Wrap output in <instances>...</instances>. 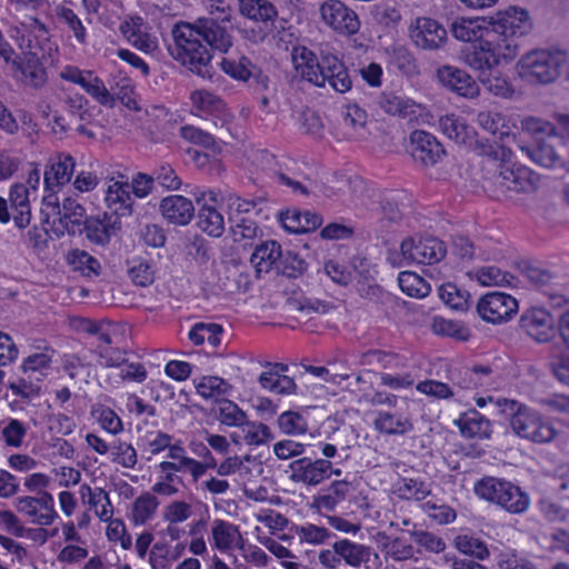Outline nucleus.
Listing matches in <instances>:
<instances>
[{"label": "nucleus", "mask_w": 569, "mask_h": 569, "mask_svg": "<svg viewBox=\"0 0 569 569\" xmlns=\"http://www.w3.org/2000/svg\"><path fill=\"white\" fill-rule=\"evenodd\" d=\"M517 50L518 46L513 42V38H497L495 41L468 38L460 49V59L482 76L497 67L501 59H513Z\"/></svg>", "instance_id": "obj_1"}, {"label": "nucleus", "mask_w": 569, "mask_h": 569, "mask_svg": "<svg viewBox=\"0 0 569 569\" xmlns=\"http://www.w3.org/2000/svg\"><path fill=\"white\" fill-rule=\"evenodd\" d=\"M496 406L501 413L509 418L512 431L523 439L546 443L557 435L556 429L549 422L543 421L536 410L523 403L501 398L497 400Z\"/></svg>", "instance_id": "obj_2"}, {"label": "nucleus", "mask_w": 569, "mask_h": 569, "mask_svg": "<svg viewBox=\"0 0 569 569\" xmlns=\"http://www.w3.org/2000/svg\"><path fill=\"white\" fill-rule=\"evenodd\" d=\"M169 54L179 61L182 66L188 67L192 72H196L202 78L212 77L211 50L208 44L212 47L218 42L223 43L227 38H203L207 44L199 41L198 38H162Z\"/></svg>", "instance_id": "obj_3"}, {"label": "nucleus", "mask_w": 569, "mask_h": 569, "mask_svg": "<svg viewBox=\"0 0 569 569\" xmlns=\"http://www.w3.org/2000/svg\"><path fill=\"white\" fill-rule=\"evenodd\" d=\"M566 61L567 52L562 49H536L522 56L517 67L527 82L548 84L559 77Z\"/></svg>", "instance_id": "obj_4"}, {"label": "nucleus", "mask_w": 569, "mask_h": 569, "mask_svg": "<svg viewBox=\"0 0 569 569\" xmlns=\"http://www.w3.org/2000/svg\"><path fill=\"white\" fill-rule=\"evenodd\" d=\"M210 17L197 19L193 23L179 21L173 24L171 36H228L232 32L230 4L224 0L209 1Z\"/></svg>", "instance_id": "obj_5"}, {"label": "nucleus", "mask_w": 569, "mask_h": 569, "mask_svg": "<svg viewBox=\"0 0 569 569\" xmlns=\"http://www.w3.org/2000/svg\"><path fill=\"white\" fill-rule=\"evenodd\" d=\"M239 11L243 17L261 23L260 32H263V36H279L282 32H287L286 36H295L287 26L288 22L278 18L276 8L266 0H244Z\"/></svg>", "instance_id": "obj_6"}, {"label": "nucleus", "mask_w": 569, "mask_h": 569, "mask_svg": "<svg viewBox=\"0 0 569 569\" xmlns=\"http://www.w3.org/2000/svg\"><path fill=\"white\" fill-rule=\"evenodd\" d=\"M400 250L402 260L422 264L437 263L447 253L445 243L435 237L407 238L401 242Z\"/></svg>", "instance_id": "obj_7"}, {"label": "nucleus", "mask_w": 569, "mask_h": 569, "mask_svg": "<svg viewBox=\"0 0 569 569\" xmlns=\"http://www.w3.org/2000/svg\"><path fill=\"white\" fill-rule=\"evenodd\" d=\"M519 148L532 162L545 168H551L563 161L565 144L557 134L536 136L532 142L519 146Z\"/></svg>", "instance_id": "obj_8"}, {"label": "nucleus", "mask_w": 569, "mask_h": 569, "mask_svg": "<svg viewBox=\"0 0 569 569\" xmlns=\"http://www.w3.org/2000/svg\"><path fill=\"white\" fill-rule=\"evenodd\" d=\"M518 310L517 300L503 292H488L477 303L478 315L487 322L501 323Z\"/></svg>", "instance_id": "obj_9"}, {"label": "nucleus", "mask_w": 569, "mask_h": 569, "mask_svg": "<svg viewBox=\"0 0 569 569\" xmlns=\"http://www.w3.org/2000/svg\"><path fill=\"white\" fill-rule=\"evenodd\" d=\"M322 20L333 31L355 36L360 28L357 13L339 0H327L320 7Z\"/></svg>", "instance_id": "obj_10"}, {"label": "nucleus", "mask_w": 569, "mask_h": 569, "mask_svg": "<svg viewBox=\"0 0 569 569\" xmlns=\"http://www.w3.org/2000/svg\"><path fill=\"white\" fill-rule=\"evenodd\" d=\"M555 326L553 317L543 308H530L519 319L520 330L539 343L548 342L555 337Z\"/></svg>", "instance_id": "obj_11"}, {"label": "nucleus", "mask_w": 569, "mask_h": 569, "mask_svg": "<svg viewBox=\"0 0 569 569\" xmlns=\"http://www.w3.org/2000/svg\"><path fill=\"white\" fill-rule=\"evenodd\" d=\"M121 230V222L117 214L102 212L94 216H88L83 220V227L80 234L86 233V238L93 244L106 247L111 238Z\"/></svg>", "instance_id": "obj_12"}, {"label": "nucleus", "mask_w": 569, "mask_h": 569, "mask_svg": "<svg viewBox=\"0 0 569 569\" xmlns=\"http://www.w3.org/2000/svg\"><path fill=\"white\" fill-rule=\"evenodd\" d=\"M409 150L413 160L423 167L437 164L446 154L443 146L437 138L425 130L411 132Z\"/></svg>", "instance_id": "obj_13"}, {"label": "nucleus", "mask_w": 569, "mask_h": 569, "mask_svg": "<svg viewBox=\"0 0 569 569\" xmlns=\"http://www.w3.org/2000/svg\"><path fill=\"white\" fill-rule=\"evenodd\" d=\"M290 479L293 482H302L308 486H318L329 479L332 473V462L327 459L303 457L292 461L289 466Z\"/></svg>", "instance_id": "obj_14"}, {"label": "nucleus", "mask_w": 569, "mask_h": 569, "mask_svg": "<svg viewBox=\"0 0 569 569\" xmlns=\"http://www.w3.org/2000/svg\"><path fill=\"white\" fill-rule=\"evenodd\" d=\"M539 182V176L527 167L509 168L500 164L495 178L496 186L501 191L533 192Z\"/></svg>", "instance_id": "obj_15"}, {"label": "nucleus", "mask_w": 569, "mask_h": 569, "mask_svg": "<svg viewBox=\"0 0 569 569\" xmlns=\"http://www.w3.org/2000/svg\"><path fill=\"white\" fill-rule=\"evenodd\" d=\"M489 24L500 36H526L531 29L528 11L517 7L498 12Z\"/></svg>", "instance_id": "obj_16"}, {"label": "nucleus", "mask_w": 569, "mask_h": 569, "mask_svg": "<svg viewBox=\"0 0 569 569\" xmlns=\"http://www.w3.org/2000/svg\"><path fill=\"white\" fill-rule=\"evenodd\" d=\"M440 83L463 98L479 96L480 88L476 80L465 70L452 66H442L437 70Z\"/></svg>", "instance_id": "obj_17"}, {"label": "nucleus", "mask_w": 569, "mask_h": 569, "mask_svg": "<svg viewBox=\"0 0 569 569\" xmlns=\"http://www.w3.org/2000/svg\"><path fill=\"white\" fill-rule=\"evenodd\" d=\"M159 211L169 224L178 227L188 226L194 217L192 201L181 194H171L162 198L159 203Z\"/></svg>", "instance_id": "obj_18"}, {"label": "nucleus", "mask_w": 569, "mask_h": 569, "mask_svg": "<svg viewBox=\"0 0 569 569\" xmlns=\"http://www.w3.org/2000/svg\"><path fill=\"white\" fill-rule=\"evenodd\" d=\"M43 201L47 206H53L58 209L59 223L66 229L69 236L80 234L86 219V209L72 198H64L60 208L57 198L52 194L44 196Z\"/></svg>", "instance_id": "obj_19"}, {"label": "nucleus", "mask_w": 569, "mask_h": 569, "mask_svg": "<svg viewBox=\"0 0 569 569\" xmlns=\"http://www.w3.org/2000/svg\"><path fill=\"white\" fill-rule=\"evenodd\" d=\"M266 370L259 376L261 388L277 395H291L297 390L295 380L284 375L288 366L279 362H266Z\"/></svg>", "instance_id": "obj_20"}, {"label": "nucleus", "mask_w": 569, "mask_h": 569, "mask_svg": "<svg viewBox=\"0 0 569 569\" xmlns=\"http://www.w3.org/2000/svg\"><path fill=\"white\" fill-rule=\"evenodd\" d=\"M74 166V159L70 154L60 153L56 160L46 167L43 173L44 189L50 192L49 194H52V198H54L57 189L71 180Z\"/></svg>", "instance_id": "obj_21"}, {"label": "nucleus", "mask_w": 569, "mask_h": 569, "mask_svg": "<svg viewBox=\"0 0 569 569\" xmlns=\"http://www.w3.org/2000/svg\"><path fill=\"white\" fill-rule=\"evenodd\" d=\"M281 254V246L276 240H268L258 244L250 257V262L254 266L257 277L262 272L277 271Z\"/></svg>", "instance_id": "obj_22"}, {"label": "nucleus", "mask_w": 569, "mask_h": 569, "mask_svg": "<svg viewBox=\"0 0 569 569\" xmlns=\"http://www.w3.org/2000/svg\"><path fill=\"white\" fill-rule=\"evenodd\" d=\"M131 193L133 192L128 182L116 181L108 187L106 202L108 208L113 210L112 213L118 216V219L132 213L133 199Z\"/></svg>", "instance_id": "obj_23"}, {"label": "nucleus", "mask_w": 569, "mask_h": 569, "mask_svg": "<svg viewBox=\"0 0 569 569\" xmlns=\"http://www.w3.org/2000/svg\"><path fill=\"white\" fill-rule=\"evenodd\" d=\"M9 201L16 226L18 228L27 227L31 220L29 188L27 184L14 183L9 192Z\"/></svg>", "instance_id": "obj_24"}, {"label": "nucleus", "mask_w": 569, "mask_h": 569, "mask_svg": "<svg viewBox=\"0 0 569 569\" xmlns=\"http://www.w3.org/2000/svg\"><path fill=\"white\" fill-rule=\"evenodd\" d=\"M492 368L490 366L476 365L471 368H462L455 376V383L461 389H476L493 385Z\"/></svg>", "instance_id": "obj_25"}, {"label": "nucleus", "mask_w": 569, "mask_h": 569, "mask_svg": "<svg viewBox=\"0 0 569 569\" xmlns=\"http://www.w3.org/2000/svg\"><path fill=\"white\" fill-rule=\"evenodd\" d=\"M456 423L467 438L486 439L491 435L490 421L475 409L462 413Z\"/></svg>", "instance_id": "obj_26"}, {"label": "nucleus", "mask_w": 569, "mask_h": 569, "mask_svg": "<svg viewBox=\"0 0 569 569\" xmlns=\"http://www.w3.org/2000/svg\"><path fill=\"white\" fill-rule=\"evenodd\" d=\"M373 427L377 431L389 436L406 435L413 430V423L409 417L389 411H379L373 420Z\"/></svg>", "instance_id": "obj_27"}, {"label": "nucleus", "mask_w": 569, "mask_h": 569, "mask_svg": "<svg viewBox=\"0 0 569 569\" xmlns=\"http://www.w3.org/2000/svg\"><path fill=\"white\" fill-rule=\"evenodd\" d=\"M439 128L445 136L458 144L466 146L470 142V136L476 134V131L461 117L453 113L440 117Z\"/></svg>", "instance_id": "obj_28"}, {"label": "nucleus", "mask_w": 569, "mask_h": 569, "mask_svg": "<svg viewBox=\"0 0 569 569\" xmlns=\"http://www.w3.org/2000/svg\"><path fill=\"white\" fill-rule=\"evenodd\" d=\"M350 492V483L346 480H336L313 498L312 508L333 511L339 502L343 501Z\"/></svg>", "instance_id": "obj_29"}, {"label": "nucleus", "mask_w": 569, "mask_h": 569, "mask_svg": "<svg viewBox=\"0 0 569 569\" xmlns=\"http://www.w3.org/2000/svg\"><path fill=\"white\" fill-rule=\"evenodd\" d=\"M111 96L114 97V101L119 100L126 108L132 111H140L141 107L138 102V94L134 91L133 82L130 78L119 74L113 76L109 82Z\"/></svg>", "instance_id": "obj_30"}, {"label": "nucleus", "mask_w": 569, "mask_h": 569, "mask_svg": "<svg viewBox=\"0 0 569 569\" xmlns=\"http://www.w3.org/2000/svg\"><path fill=\"white\" fill-rule=\"evenodd\" d=\"M332 548L351 567H360L361 563L368 562L371 555L370 547L352 542L348 539L336 541Z\"/></svg>", "instance_id": "obj_31"}, {"label": "nucleus", "mask_w": 569, "mask_h": 569, "mask_svg": "<svg viewBox=\"0 0 569 569\" xmlns=\"http://www.w3.org/2000/svg\"><path fill=\"white\" fill-rule=\"evenodd\" d=\"M360 363L389 371H397L406 366L403 359L398 353L379 349H370L363 352L360 357Z\"/></svg>", "instance_id": "obj_32"}, {"label": "nucleus", "mask_w": 569, "mask_h": 569, "mask_svg": "<svg viewBox=\"0 0 569 569\" xmlns=\"http://www.w3.org/2000/svg\"><path fill=\"white\" fill-rule=\"evenodd\" d=\"M19 41V47L22 50L23 58L37 62L52 61L51 52L52 44L50 38H16Z\"/></svg>", "instance_id": "obj_33"}, {"label": "nucleus", "mask_w": 569, "mask_h": 569, "mask_svg": "<svg viewBox=\"0 0 569 569\" xmlns=\"http://www.w3.org/2000/svg\"><path fill=\"white\" fill-rule=\"evenodd\" d=\"M197 226L212 238H220L224 232L223 216L211 204L204 203L198 211Z\"/></svg>", "instance_id": "obj_34"}, {"label": "nucleus", "mask_w": 569, "mask_h": 569, "mask_svg": "<svg viewBox=\"0 0 569 569\" xmlns=\"http://www.w3.org/2000/svg\"><path fill=\"white\" fill-rule=\"evenodd\" d=\"M13 63L20 71L22 76L21 80L24 84L34 89H40L46 84L48 74L46 71L44 62H37L33 60L19 58V60H14Z\"/></svg>", "instance_id": "obj_35"}, {"label": "nucleus", "mask_w": 569, "mask_h": 569, "mask_svg": "<svg viewBox=\"0 0 569 569\" xmlns=\"http://www.w3.org/2000/svg\"><path fill=\"white\" fill-rule=\"evenodd\" d=\"M379 107L388 114L407 118L416 113V103L393 92H382L377 100Z\"/></svg>", "instance_id": "obj_36"}, {"label": "nucleus", "mask_w": 569, "mask_h": 569, "mask_svg": "<svg viewBox=\"0 0 569 569\" xmlns=\"http://www.w3.org/2000/svg\"><path fill=\"white\" fill-rule=\"evenodd\" d=\"M216 418L229 427H243L247 422V415L237 403L226 398L217 399L212 408Z\"/></svg>", "instance_id": "obj_37"}, {"label": "nucleus", "mask_w": 569, "mask_h": 569, "mask_svg": "<svg viewBox=\"0 0 569 569\" xmlns=\"http://www.w3.org/2000/svg\"><path fill=\"white\" fill-rule=\"evenodd\" d=\"M67 262L74 271L91 278L98 277L101 272V264L93 256L84 250L73 249L67 254Z\"/></svg>", "instance_id": "obj_38"}, {"label": "nucleus", "mask_w": 569, "mask_h": 569, "mask_svg": "<svg viewBox=\"0 0 569 569\" xmlns=\"http://www.w3.org/2000/svg\"><path fill=\"white\" fill-rule=\"evenodd\" d=\"M212 537L214 546L221 551L231 549L232 545L239 540L242 541L239 528L224 520H216L212 527Z\"/></svg>", "instance_id": "obj_39"}, {"label": "nucleus", "mask_w": 569, "mask_h": 569, "mask_svg": "<svg viewBox=\"0 0 569 569\" xmlns=\"http://www.w3.org/2000/svg\"><path fill=\"white\" fill-rule=\"evenodd\" d=\"M440 299L451 309L457 311H467L469 309L470 293L459 288L453 282H447L439 287Z\"/></svg>", "instance_id": "obj_40"}, {"label": "nucleus", "mask_w": 569, "mask_h": 569, "mask_svg": "<svg viewBox=\"0 0 569 569\" xmlns=\"http://www.w3.org/2000/svg\"><path fill=\"white\" fill-rule=\"evenodd\" d=\"M508 483L509 481L503 479L486 477L475 485V492L480 498L499 506Z\"/></svg>", "instance_id": "obj_41"}, {"label": "nucleus", "mask_w": 569, "mask_h": 569, "mask_svg": "<svg viewBox=\"0 0 569 569\" xmlns=\"http://www.w3.org/2000/svg\"><path fill=\"white\" fill-rule=\"evenodd\" d=\"M529 505V496L509 481L499 506L510 513H522L527 511Z\"/></svg>", "instance_id": "obj_42"}, {"label": "nucleus", "mask_w": 569, "mask_h": 569, "mask_svg": "<svg viewBox=\"0 0 569 569\" xmlns=\"http://www.w3.org/2000/svg\"><path fill=\"white\" fill-rule=\"evenodd\" d=\"M489 22L485 18L457 17L450 23L452 36H483L489 31Z\"/></svg>", "instance_id": "obj_43"}, {"label": "nucleus", "mask_w": 569, "mask_h": 569, "mask_svg": "<svg viewBox=\"0 0 569 569\" xmlns=\"http://www.w3.org/2000/svg\"><path fill=\"white\" fill-rule=\"evenodd\" d=\"M222 332L223 328L218 323L197 322L189 332V339L196 346L208 341L210 346L216 348L221 342L220 336Z\"/></svg>", "instance_id": "obj_44"}, {"label": "nucleus", "mask_w": 569, "mask_h": 569, "mask_svg": "<svg viewBox=\"0 0 569 569\" xmlns=\"http://www.w3.org/2000/svg\"><path fill=\"white\" fill-rule=\"evenodd\" d=\"M399 287L409 297L423 298L430 293V284L416 272L402 271L398 277Z\"/></svg>", "instance_id": "obj_45"}, {"label": "nucleus", "mask_w": 569, "mask_h": 569, "mask_svg": "<svg viewBox=\"0 0 569 569\" xmlns=\"http://www.w3.org/2000/svg\"><path fill=\"white\" fill-rule=\"evenodd\" d=\"M386 52L389 56L390 63L401 73L406 76L418 73L416 59L406 47L393 44L391 48H387Z\"/></svg>", "instance_id": "obj_46"}, {"label": "nucleus", "mask_w": 569, "mask_h": 569, "mask_svg": "<svg viewBox=\"0 0 569 569\" xmlns=\"http://www.w3.org/2000/svg\"><path fill=\"white\" fill-rule=\"evenodd\" d=\"M307 269V262L298 253L287 250L282 251L281 259L278 262L277 273L287 278H298Z\"/></svg>", "instance_id": "obj_47"}, {"label": "nucleus", "mask_w": 569, "mask_h": 569, "mask_svg": "<svg viewBox=\"0 0 569 569\" xmlns=\"http://www.w3.org/2000/svg\"><path fill=\"white\" fill-rule=\"evenodd\" d=\"M455 546L460 552L473 557L478 560H485L490 555L487 545L482 540L472 536H457L455 539Z\"/></svg>", "instance_id": "obj_48"}, {"label": "nucleus", "mask_w": 569, "mask_h": 569, "mask_svg": "<svg viewBox=\"0 0 569 569\" xmlns=\"http://www.w3.org/2000/svg\"><path fill=\"white\" fill-rule=\"evenodd\" d=\"M159 506V501L156 496L150 492H144L139 496L132 508V518L134 523L143 525L147 522L156 512Z\"/></svg>", "instance_id": "obj_49"}, {"label": "nucleus", "mask_w": 569, "mask_h": 569, "mask_svg": "<svg viewBox=\"0 0 569 569\" xmlns=\"http://www.w3.org/2000/svg\"><path fill=\"white\" fill-rule=\"evenodd\" d=\"M373 21L386 31H397V26L401 21V14L396 7L388 4H377L372 10Z\"/></svg>", "instance_id": "obj_50"}, {"label": "nucleus", "mask_w": 569, "mask_h": 569, "mask_svg": "<svg viewBox=\"0 0 569 569\" xmlns=\"http://www.w3.org/2000/svg\"><path fill=\"white\" fill-rule=\"evenodd\" d=\"M409 36H446V29L437 19L431 17H416L408 26Z\"/></svg>", "instance_id": "obj_51"}, {"label": "nucleus", "mask_w": 569, "mask_h": 569, "mask_svg": "<svg viewBox=\"0 0 569 569\" xmlns=\"http://www.w3.org/2000/svg\"><path fill=\"white\" fill-rule=\"evenodd\" d=\"M71 6V1H63L60 6L57 7V21L60 24L67 26L68 29L73 32V36H84L86 29Z\"/></svg>", "instance_id": "obj_52"}, {"label": "nucleus", "mask_w": 569, "mask_h": 569, "mask_svg": "<svg viewBox=\"0 0 569 569\" xmlns=\"http://www.w3.org/2000/svg\"><path fill=\"white\" fill-rule=\"evenodd\" d=\"M519 270L529 282L539 288L548 286L553 279V273L549 269L532 262L522 261L519 263Z\"/></svg>", "instance_id": "obj_53"}, {"label": "nucleus", "mask_w": 569, "mask_h": 569, "mask_svg": "<svg viewBox=\"0 0 569 569\" xmlns=\"http://www.w3.org/2000/svg\"><path fill=\"white\" fill-rule=\"evenodd\" d=\"M477 123L486 131L500 138L508 136L502 131L505 127V117L497 110H482L477 114Z\"/></svg>", "instance_id": "obj_54"}, {"label": "nucleus", "mask_w": 569, "mask_h": 569, "mask_svg": "<svg viewBox=\"0 0 569 569\" xmlns=\"http://www.w3.org/2000/svg\"><path fill=\"white\" fill-rule=\"evenodd\" d=\"M196 388L197 392L201 397L204 399H210L216 395L221 396L228 393L229 389H231V386L220 377L208 376L203 377Z\"/></svg>", "instance_id": "obj_55"}, {"label": "nucleus", "mask_w": 569, "mask_h": 569, "mask_svg": "<svg viewBox=\"0 0 569 569\" xmlns=\"http://www.w3.org/2000/svg\"><path fill=\"white\" fill-rule=\"evenodd\" d=\"M94 352L99 357V363L107 368L121 367L128 363L127 351L111 346H96Z\"/></svg>", "instance_id": "obj_56"}, {"label": "nucleus", "mask_w": 569, "mask_h": 569, "mask_svg": "<svg viewBox=\"0 0 569 569\" xmlns=\"http://www.w3.org/2000/svg\"><path fill=\"white\" fill-rule=\"evenodd\" d=\"M154 182L169 191L179 190L182 181L176 170L169 164L163 163L152 170Z\"/></svg>", "instance_id": "obj_57"}, {"label": "nucleus", "mask_w": 569, "mask_h": 569, "mask_svg": "<svg viewBox=\"0 0 569 569\" xmlns=\"http://www.w3.org/2000/svg\"><path fill=\"white\" fill-rule=\"evenodd\" d=\"M515 277L498 267H483L478 271V280L483 286H510Z\"/></svg>", "instance_id": "obj_58"}, {"label": "nucleus", "mask_w": 569, "mask_h": 569, "mask_svg": "<svg viewBox=\"0 0 569 569\" xmlns=\"http://www.w3.org/2000/svg\"><path fill=\"white\" fill-rule=\"evenodd\" d=\"M27 435V428L18 419H10L1 430V438L8 447H21Z\"/></svg>", "instance_id": "obj_59"}, {"label": "nucleus", "mask_w": 569, "mask_h": 569, "mask_svg": "<svg viewBox=\"0 0 569 569\" xmlns=\"http://www.w3.org/2000/svg\"><path fill=\"white\" fill-rule=\"evenodd\" d=\"M479 81L492 94L501 98H510L513 93L512 86L509 81L501 76L482 74L479 76Z\"/></svg>", "instance_id": "obj_60"}, {"label": "nucleus", "mask_w": 569, "mask_h": 569, "mask_svg": "<svg viewBox=\"0 0 569 569\" xmlns=\"http://www.w3.org/2000/svg\"><path fill=\"white\" fill-rule=\"evenodd\" d=\"M433 331L438 335L452 337L459 340H466L469 336L468 330L459 321L435 318L432 325Z\"/></svg>", "instance_id": "obj_61"}, {"label": "nucleus", "mask_w": 569, "mask_h": 569, "mask_svg": "<svg viewBox=\"0 0 569 569\" xmlns=\"http://www.w3.org/2000/svg\"><path fill=\"white\" fill-rule=\"evenodd\" d=\"M264 159L267 164L269 166V171L272 177L277 181L281 180V174L283 173L286 177L292 176H301V172L296 169V163L293 160L283 158L281 161H278L273 154H264Z\"/></svg>", "instance_id": "obj_62"}, {"label": "nucleus", "mask_w": 569, "mask_h": 569, "mask_svg": "<svg viewBox=\"0 0 569 569\" xmlns=\"http://www.w3.org/2000/svg\"><path fill=\"white\" fill-rule=\"evenodd\" d=\"M122 36H149L148 23L137 13L124 14L119 24Z\"/></svg>", "instance_id": "obj_63"}, {"label": "nucleus", "mask_w": 569, "mask_h": 569, "mask_svg": "<svg viewBox=\"0 0 569 569\" xmlns=\"http://www.w3.org/2000/svg\"><path fill=\"white\" fill-rule=\"evenodd\" d=\"M279 428L288 435H299L307 431V421L298 412L286 411L278 418Z\"/></svg>", "instance_id": "obj_64"}]
</instances>
